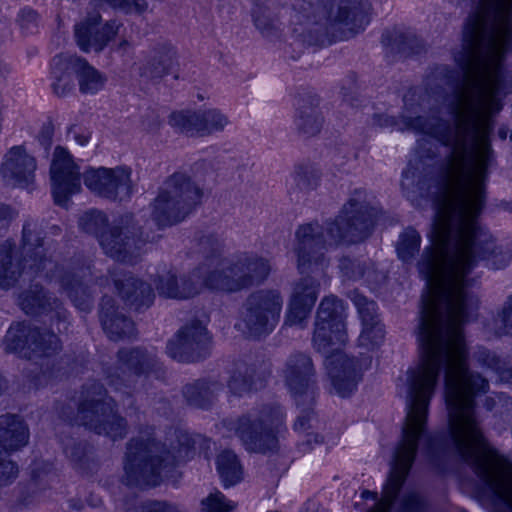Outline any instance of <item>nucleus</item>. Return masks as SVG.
Here are the masks:
<instances>
[{"label":"nucleus","instance_id":"nucleus-1","mask_svg":"<svg viewBox=\"0 0 512 512\" xmlns=\"http://www.w3.org/2000/svg\"><path fill=\"white\" fill-rule=\"evenodd\" d=\"M461 72L459 75L448 66L437 69L448 83L454 82L445 98L453 124L437 114L414 116L424 109L422 104L414 105L415 94L404 96L401 126L393 116H373L374 125L422 133L449 148L440 167L432 244L424 248L417 263L425 280L419 321H470L479 300L470 290L473 279L469 274L480 263L490 269H503L512 258L479 221L486 202L488 170L495 162L490 135L497 106L489 98L475 114L466 104L453 108L454 96L466 77L465 71Z\"/></svg>","mask_w":512,"mask_h":512},{"label":"nucleus","instance_id":"nucleus-2","mask_svg":"<svg viewBox=\"0 0 512 512\" xmlns=\"http://www.w3.org/2000/svg\"><path fill=\"white\" fill-rule=\"evenodd\" d=\"M502 2L478 0L463 25L461 46L453 51V59L466 77L454 96L453 108L466 104L475 114L490 98L496 112L502 109L497 96L505 80L504 62L512 49V0L505 12Z\"/></svg>","mask_w":512,"mask_h":512},{"label":"nucleus","instance_id":"nucleus-3","mask_svg":"<svg viewBox=\"0 0 512 512\" xmlns=\"http://www.w3.org/2000/svg\"><path fill=\"white\" fill-rule=\"evenodd\" d=\"M443 368L446 369V362H419L407 371L408 393L401 440L394 452L382 498L368 512H390L395 503L415 460L418 441L426 430L429 403Z\"/></svg>","mask_w":512,"mask_h":512},{"label":"nucleus","instance_id":"nucleus-4","mask_svg":"<svg viewBox=\"0 0 512 512\" xmlns=\"http://www.w3.org/2000/svg\"><path fill=\"white\" fill-rule=\"evenodd\" d=\"M375 217L376 211L367 192L356 189L339 215L326 223L328 241L325 239L322 225L317 221L299 225L295 230L293 246L298 272H324L330 263L325 254L328 246L364 240L373 229Z\"/></svg>","mask_w":512,"mask_h":512},{"label":"nucleus","instance_id":"nucleus-5","mask_svg":"<svg viewBox=\"0 0 512 512\" xmlns=\"http://www.w3.org/2000/svg\"><path fill=\"white\" fill-rule=\"evenodd\" d=\"M31 223H25L22 231L23 262L18 260L15 244L5 241L0 246V288L12 287L22 271L26 268L39 273L47 270L46 276L54 279L67 294L74 306L83 312H89L93 307V294L88 286L91 282L92 266L90 261H75L66 267L55 266L46 258L43 238L37 233Z\"/></svg>","mask_w":512,"mask_h":512},{"label":"nucleus","instance_id":"nucleus-6","mask_svg":"<svg viewBox=\"0 0 512 512\" xmlns=\"http://www.w3.org/2000/svg\"><path fill=\"white\" fill-rule=\"evenodd\" d=\"M346 307L335 295L325 296L317 308L313 345L318 352L327 354L324 366L337 394L350 395L357 387L364 370L371 365V357L350 358L341 351L348 340Z\"/></svg>","mask_w":512,"mask_h":512},{"label":"nucleus","instance_id":"nucleus-7","mask_svg":"<svg viewBox=\"0 0 512 512\" xmlns=\"http://www.w3.org/2000/svg\"><path fill=\"white\" fill-rule=\"evenodd\" d=\"M366 0H300L291 11L293 37L306 45L323 44L338 29L354 34L369 23Z\"/></svg>","mask_w":512,"mask_h":512},{"label":"nucleus","instance_id":"nucleus-8","mask_svg":"<svg viewBox=\"0 0 512 512\" xmlns=\"http://www.w3.org/2000/svg\"><path fill=\"white\" fill-rule=\"evenodd\" d=\"M179 446L166 449L151 434L133 438L127 443L124 463V481L128 486L141 489L155 487L164 479L173 477L179 461L189 456L192 449L191 439L180 432L177 436Z\"/></svg>","mask_w":512,"mask_h":512},{"label":"nucleus","instance_id":"nucleus-9","mask_svg":"<svg viewBox=\"0 0 512 512\" xmlns=\"http://www.w3.org/2000/svg\"><path fill=\"white\" fill-rule=\"evenodd\" d=\"M78 225L96 237L106 255L118 261L130 260L146 242L132 214L121 215L109 224L104 212L90 209L79 217Z\"/></svg>","mask_w":512,"mask_h":512},{"label":"nucleus","instance_id":"nucleus-10","mask_svg":"<svg viewBox=\"0 0 512 512\" xmlns=\"http://www.w3.org/2000/svg\"><path fill=\"white\" fill-rule=\"evenodd\" d=\"M284 413L278 404L263 405L237 419H225L222 424L233 431L244 448L251 453H274L279 448L278 428Z\"/></svg>","mask_w":512,"mask_h":512},{"label":"nucleus","instance_id":"nucleus-11","mask_svg":"<svg viewBox=\"0 0 512 512\" xmlns=\"http://www.w3.org/2000/svg\"><path fill=\"white\" fill-rule=\"evenodd\" d=\"M77 418L81 425L112 440L122 439L128 432L126 419L117 413L115 401L97 381L83 387Z\"/></svg>","mask_w":512,"mask_h":512},{"label":"nucleus","instance_id":"nucleus-12","mask_svg":"<svg viewBox=\"0 0 512 512\" xmlns=\"http://www.w3.org/2000/svg\"><path fill=\"white\" fill-rule=\"evenodd\" d=\"M201 197V189L187 175L174 173L155 198L151 218L160 228L177 224L192 212Z\"/></svg>","mask_w":512,"mask_h":512},{"label":"nucleus","instance_id":"nucleus-13","mask_svg":"<svg viewBox=\"0 0 512 512\" xmlns=\"http://www.w3.org/2000/svg\"><path fill=\"white\" fill-rule=\"evenodd\" d=\"M201 197V189L187 175L174 173L155 198L151 218L160 228L177 224L192 212Z\"/></svg>","mask_w":512,"mask_h":512},{"label":"nucleus","instance_id":"nucleus-14","mask_svg":"<svg viewBox=\"0 0 512 512\" xmlns=\"http://www.w3.org/2000/svg\"><path fill=\"white\" fill-rule=\"evenodd\" d=\"M283 296L277 289L252 292L243 303L235 327L247 337L258 338L271 333L279 322Z\"/></svg>","mask_w":512,"mask_h":512},{"label":"nucleus","instance_id":"nucleus-15","mask_svg":"<svg viewBox=\"0 0 512 512\" xmlns=\"http://www.w3.org/2000/svg\"><path fill=\"white\" fill-rule=\"evenodd\" d=\"M222 248V241L216 235H205L199 240L205 261L194 270H200L201 291L203 288L227 293L240 291L233 262L221 257Z\"/></svg>","mask_w":512,"mask_h":512},{"label":"nucleus","instance_id":"nucleus-16","mask_svg":"<svg viewBox=\"0 0 512 512\" xmlns=\"http://www.w3.org/2000/svg\"><path fill=\"white\" fill-rule=\"evenodd\" d=\"M117 358V365L106 371V378L115 391H120L128 397L136 378L150 375L159 377L162 372L157 356L141 348L120 349Z\"/></svg>","mask_w":512,"mask_h":512},{"label":"nucleus","instance_id":"nucleus-17","mask_svg":"<svg viewBox=\"0 0 512 512\" xmlns=\"http://www.w3.org/2000/svg\"><path fill=\"white\" fill-rule=\"evenodd\" d=\"M4 343L7 352L18 353L29 360L51 358L62 349L57 334L25 322L12 324L6 333Z\"/></svg>","mask_w":512,"mask_h":512},{"label":"nucleus","instance_id":"nucleus-18","mask_svg":"<svg viewBox=\"0 0 512 512\" xmlns=\"http://www.w3.org/2000/svg\"><path fill=\"white\" fill-rule=\"evenodd\" d=\"M212 336L199 320H191L182 326L167 342L166 352L182 363L202 361L211 355Z\"/></svg>","mask_w":512,"mask_h":512},{"label":"nucleus","instance_id":"nucleus-19","mask_svg":"<svg viewBox=\"0 0 512 512\" xmlns=\"http://www.w3.org/2000/svg\"><path fill=\"white\" fill-rule=\"evenodd\" d=\"M50 179L55 204L66 207L70 197L81 189V173L69 151L61 146L54 150Z\"/></svg>","mask_w":512,"mask_h":512},{"label":"nucleus","instance_id":"nucleus-20","mask_svg":"<svg viewBox=\"0 0 512 512\" xmlns=\"http://www.w3.org/2000/svg\"><path fill=\"white\" fill-rule=\"evenodd\" d=\"M131 169L123 166L115 168H90L83 174L86 187L97 195L109 200L123 201L132 194Z\"/></svg>","mask_w":512,"mask_h":512},{"label":"nucleus","instance_id":"nucleus-21","mask_svg":"<svg viewBox=\"0 0 512 512\" xmlns=\"http://www.w3.org/2000/svg\"><path fill=\"white\" fill-rule=\"evenodd\" d=\"M169 124L187 136L206 137L222 132L229 119L217 108L181 110L170 114Z\"/></svg>","mask_w":512,"mask_h":512},{"label":"nucleus","instance_id":"nucleus-22","mask_svg":"<svg viewBox=\"0 0 512 512\" xmlns=\"http://www.w3.org/2000/svg\"><path fill=\"white\" fill-rule=\"evenodd\" d=\"M18 302L27 315L53 312L51 325L56 326L58 333L67 331L69 324L66 310L58 299L47 295L39 285H33L28 290L23 291L18 297Z\"/></svg>","mask_w":512,"mask_h":512},{"label":"nucleus","instance_id":"nucleus-23","mask_svg":"<svg viewBox=\"0 0 512 512\" xmlns=\"http://www.w3.org/2000/svg\"><path fill=\"white\" fill-rule=\"evenodd\" d=\"M99 13H91L75 26L77 45L83 52H100L118 34L121 23L109 21L100 25Z\"/></svg>","mask_w":512,"mask_h":512},{"label":"nucleus","instance_id":"nucleus-24","mask_svg":"<svg viewBox=\"0 0 512 512\" xmlns=\"http://www.w3.org/2000/svg\"><path fill=\"white\" fill-rule=\"evenodd\" d=\"M281 376L289 392L304 396L316 383V369L312 358L303 352H293L285 360Z\"/></svg>","mask_w":512,"mask_h":512},{"label":"nucleus","instance_id":"nucleus-25","mask_svg":"<svg viewBox=\"0 0 512 512\" xmlns=\"http://www.w3.org/2000/svg\"><path fill=\"white\" fill-rule=\"evenodd\" d=\"M37 162L23 145L11 147L4 155L0 174L7 185L28 187L34 182Z\"/></svg>","mask_w":512,"mask_h":512},{"label":"nucleus","instance_id":"nucleus-26","mask_svg":"<svg viewBox=\"0 0 512 512\" xmlns=\"http://www.w3.org/2000/svg\"><path fill=\"white\" fill-rule=\"evenodd\" d=\"M294 282L289 299L286 323L301 325L314 307L320 292V282L310 273Z\"/></svg>","mask_w":512,"mask_h":512},{"label":"nucleus","instance_id":"nucleus-27","mask_svg":"<svg viewBox=\"0 0 512 512\" xmlns=\"http://www.w3.org/2000/svg\"><path fill=\"white\" fill-rule=\"evenodd\" d=\"M200 270L181 276V287H178V276L173 270L158 272L153 279L155 289L160 297L176 300H186L201 293Z\"/></svg>","mask_w":512,"mask_h":512},{"label":"nucleus","instance_id":"nucleus-28","mask_svg":"<svg viewBox=\"0 0 512 512\" xmlns=\"http://www.w3.org/2000/svg\"><path fill=\"white\" fill-rule=\"evenodd\" d=\"M109 276L121 298L136 310L147 308L154 302L155 293L150 284L116 268L109 270Z\"/></svg>","mask_w":512,"mask_h":512},{"label":"nucleus","instance_id":"nucleus-29","mask_svg":"<svg viewBox=\"0 0 512 512\" xmlns=\"http://www.w3.org/2000/svg\"><path fill=\"white\" fill-rule=\"evenodd\" d=\"M177 65L175 48L169 43H158L149 51L140 68V75L149 80L159 81L172 73Z\"/></svg>","mask_w":512,"mask_h":512},{"label":"nucleus","instance_id":"nucleus-30","mask_svg":"<svg viewBox=\"0 0 512 512\" xmlns=\"http://www.w3.org/2000/svg\"><path fill=\"white\" fill-rule=\"evenodd\" d=\"M99 319L104 332L113 341L131 337L134 333V322L118 310L110 296H104L101 300Z\"/></svg>","mask_w":512,"mask_h":512},{"label":"nucleus","instance_id":"nucleus-31","mask_svg":"<svg viewBox=\"0 0 512 512\" xmlns=\"http://www.w3.org/2000/svg\"><path fill=\"white\" fill-rule=\"evenodd\" d=\"M232 262L240 291L262 284L271 271L269 261L256 254H243Z\"/></svg>","mask_w":512,"mask_h":512},{"label":"nucleus","instance_id":"nucleus-32","mask_svg":"<svg viewBox=\"0 0 512 512\" xmlns=\"http://www.w3.org/2000/svg\"><path fill=\"white\" fill-rule=\"evenodd\" d=\"M29 429L17 415L0 416V454L10 455L28 444Z\"/></svg>","mask_w":512,"mask_h":512},{"label":"nucleus","instance_id":"nucleus-33","mask_svg":"<svg viewBox=\"0 0 512 512\" xmlns=\"http://www.w3.org/2000/svg\"><path fill=\"white\" fill-rule=\"evenodd\" d=\"M318 106L316 97H301L297 101L295 125L304 137L315 136L322 128L323 117Z\"/></svg>","mask_w":512,"mask_h":512},{"label":"nucleus","instance_id":"nucleus-34","mask_svg":"<svg viewBox=\"0 0 512 512\" xmlns=\"http://www.w3.org/2000/svg\"><path fill=\"white\" fill-rule=\"evenodd\" d=\"M66 66L75 74L79 91L82 94L94 95L105 85L106 77L84 58L68 56Z\"/></svg>","mask_w":512,"mask_h":512},{"label":"nucleus","instance_id":"nucleus-35","mask_svg":"<svg viewBox=\"0 0 512 512\" xmlns=\"http://www.w3.org/2000/svg\"><path fill=\"white\" fill-rule=\"evenodd\" d=\"M321 181V172L312 164H298L294 167L287 182L290 197L299 201L311 191L317 189Z\"/></svg>","mask_w":512,"mask_h":512},{"label":"nucleus","instance_id":"nucleus-36","mask_svg":"<svg viewBox=\"0 0 512 512\" xmlns=\"http://www.w3.org/2000/svg\"><path fill=\"white\" fill-rule=\"evenodd\" d=\"M251 19L255 29L269 42L282 39L284 26L274 10L264 4L256 2L251 8Z\"/></svg>","mask_w":512,"mask_h":512},{"label":"nucleus","instance_id":"nucleus-37","mask_svg":"<svg viewBox=\"0 0 512 512\" xmlns=\"http://www.w3.org/2000/svg\"><path fill=\"white\" fill-rule=\"evenodd\" d=\"M223 389V384L216 379H197L183 388L187 403L197 408H208Z\"/></svg>","mask_w":512,"mask_h":512},{"label":"nucleus","instance_id":"nucleus-38","mask_svg":"<svg viewBox=\"0 0 512 512\" xmlns=\"http://www.w3.org/2000/svg\"><path fill=\"white\" fill-rule=\"evenodd\" d=\"M382 44L392 53L403 56L419 54L424 50L423 41L411 31L394 28L382 34Z\"/></svg>","mask_w":512,"mask_h":512},{"label":"nucleus","instance_id":"nucleus-39","mask_svg":"<svg viewBox=\"0 0 512 512\" xmlns=\"http://www.w3.org/2000/svg\"><path fill=\"white\" fill-rule=\"evenodd\" d=\"M217 471L225 487L239 483L243 478V469L238 456L231 450L222 451L216 459Z\"/></svg>","mask_w":512,"mask_h":512},{"label":"nucleus","instance_id":"nucleus-40","mask_svg":"<svg viewBox=\"0 0 512 512\" xmlns=\"http://www.w3.org/2000/svg\"><path fill=\"white\" fill-rule=\"evenodd\" d=\"M338 268L344 280L355 281L365 277L366 280L370 282L378 278L374 267L358 258L344 256L340 258Z\"/></svg>","mask_w":512,"mask_h":512},{"label":"nucleus","instance_id":"nucleus-41","mask_svg":"<svg viewBox=\"0 0 512 512\" xmlns=\"http://www.w3.org/2000/svg\"><path fill=\"white\" fill-rule=\"evenodd\" d=\"M68 62L67 57H55L53 59L52 76L53 82L51 84L53 92L59 96L64 97L74 89V81L72 78L73 72L66 66Z\"/></svg>","mask_w":512,"mask_h":512},{"label":"nucleus","instance_id":"nucleus-42","mask_svg":"<svg viewBox=\"0 0 512 512\" xmlns=\"http://www.w3.org/2000/svg\"><path fill=\"white\" fill-rule=\"evenodd\" d=\"M421 245V235L419 232L409 226L400 235L396 244L398 258L404 263L413 261L418 254Z\"/></svg>","mask_w":512,"mask_h":512},{"label":"nucleus","instance_id":"nucleus-43","mask_svg":"<svg viewBox=\"0 0 512 512\" xmlns=\"http://www.w3.org/2000/svg\"><path fill=\"white\" fill-rule=\"evenodd\" d=\"M349 297L358 311L362 325L380 322L377 313V305L373 300H369L357 290L352 291Z\"/></svg>","mask_w":512,"mask_h":512},{"label":"nucleus","instance_id":"nucleus-44","mask_svg":"<svg viewBox=\"0 0 512 512\" xmlns=\"http://www.w3.org/2000/svg\"><path fill=\"white\" fill-rule=\"evenodd\" d=\"M384 336V327L380 322L362 325V331L358 337V346L368 351L373 350L383 342Z\"/></svg>","mask_w":512,"mask_h":512},{"label":"nucleus","instance_id":"nucleus-45","mask_svg":"<svg viewBox=\"0 0 512 512\" xmlns=\"http://www.w3.org/2000/svg\"><path fill=\"white\" fill-rule=\"evenodd\" d=\"M254 369L245 367L244 370H237L228 381L230 392L236 396H242L253 388Z\"/></svg>","mask_w":512,"mask_h":512},{"label":"nucleus","instance_id":"nucleus-46","mask_svg":"<svg viewBox=\"0 0 512 512\" xmlns=\"http://www.w3.org/2000/svg\"><path fill=\"white\" fill-rule=\"evenodd\" d=\"M201 506V512H231L235 507L219 491L203 499Z\"/></svg>","mask_w":512,"mask_h":512},{"label":"nucleus","instance_id":"nucleus-47","mask_svg":"<svg viewBox=\"0 0 512 512\" xmlns=\"http://www.w3.org/2000/svg\"><path fill=\"white\" fill-rule=\"evenodd\" d=\"M474 358L481 367L494 371L499 377L500 372L503 371L506 366L494 352L485 348H479L474 353Z\"/></svg>","mask_w":512,"mask_h":512},{"label":"nucleus","instance_id":"nucleus-48","mask_svg":"<svg viewBox=\"0 0 512 512\" xmlns=\"http://www.w3.org/2000/svg\"><path fill=\"white\" fill-rule=\"evenodd\" d=\"M64 453L76 467L82 468L85 464L88 448L85 443L68 439L67 442L64 443Z\"/></svg>","mask_w":512,"mask_h":512},{"label":"nucleus","instance_id":"nucleus-49","mask_svg":"<svg viewBox=\"0 0 512 512\" xmlns=\"http://www.w3.org/2000/svg\"><path fill=\"white\" fill-rule=\"evenodd\" d=\"M39 16L37 12L31 8H23L17 16V23L21 30L26 34L36 32L38 28Z\"/></svg>","mask_w":512,"mask_h":512},{"label":"nucleus","instance_id":"nucleus-50","mask_svg":"<svg viewBox=\"0 0 512 512\" xmlns=\"http://www.w3.org/2000/svg\"><path fill=\"white\" fill-rule=\"evenodd\" d=\"M7 456L0 454V487L10 485L18 476V466Z\"/></svg>","mask_w":512,"mask_h":512},{"label":"nucleus","instance_id":"nucleus-51","mask_svg":"<svg viewBox=\"0 0 512 512\" xmlns=\"http://www.w3.org/2000/svg\"><path fill=\"white\" fill-rule=\"evenodd\" d=\"M498 317L501 322V334L512 336V294L503 302Z\"/></svg>","mask_w":512,"mask_h":512},{"label":"nucleus","instance_id":"nucleus-52","mask_svg":"<svg viewBox=\"0 0 512 512\" xmlns=\"http://www.w3.org/2000/svg\"><path fill=\"white\" fill-rule=\"evenodd\" d=\"M426 503L417 492H407L401 500V512H423Z\"/></svg>","mask_w":512,"mask_h":512},{"label":"nucleus","instance_id":"nucleus-53","mask_svg":"<svg viewBox=\"0 0 512 512\" xmlns=\"http://www.w3.org/2000/svg\"><path fill=\"white\" fill-rule=\"evenodd\" d=\"M141 512H185L176 504L167 501H147L142 504Z\"/></svg>","mask_w":512,"mask_h":512},{"label":"nucleus","instance_id":"nucleus-54","mask_svg":"<svg viewBox=\"0 0 512 512\" xmlns=\"http://www.w3.org/2000/svg\"><path fill=\"white\" fill-rule=\"evenodd\" d=\"M438 147L430 139L423 138L418 140L417 153L421 160L434 159L438 152Z\"/></svg>","mask_w":512,"mask_h":512},{"label":"nucleus","instance_id":"nucleus-55","mask_svg":"<svg viewBox=\"0 0 512 512\" xmlns=\"http://www.w3.org/2000/svg\"><path fill=\"white\" fill-rule=\"evenodd\" d=\"M312 411H302L301 415L297 417L294 424L296 431H305L310 428V420L312 418Z\"/></svg>","mask_w":512,"mask_h":512},{"label":"nucleus","instance_id":"nucleus-56","mask_svg":"<svg viewBox=\"0 0 512 512\" xmlns=\"http://www.w3.org/2000/svg\"><path fill=\"white\" fill-rule=\"evenodd\" d=\"M500 380L512 385V363L506 365L503 371L500 372Z\"/></svg>","mask_w":512,"mask_h":512},{"label":"nucleus","instance_id":"nucleus-57","mask_svg":"<svg viewBox=\"0 0 512 512\" xmlns=\"http://www.w3.org/2000/svg\"><path fill=\"white\" fill-rule=\"evenodd\" d=\"M73 135H74L75 141L81 146H84L89 142V139H90L89 133H79L77 131H73Z\"/></svg>","mask_w":512,"mask_h":512},{"label":"nucleus","instance_id":"nucleus-58","mask_svg":"<svg viewBox=\"0 0 512 512\" xmlns=\"http://www.w3.org/2000/svg\"><path fill=\"white\" fill-rule=\"evenodd\" d=\"M12 217V210L6 205H0V220Z\"/></svg>","mask_w":512,"mask_h":512},{"label":"nucleus","instance_id":"nucleus-59","mask_svg":"<svg viewBox=\"0 0 512 512\" xmlns=\"http://www.w3.org/2000/svg\"><path fill=\"white\" fill-rule=\"evenodd\" d=\"M131 48H132V44H131V42H129L128 40H122V41L118 44L117 50H118V51L127 52V51H128V50H130Z\"/></svg>","mask_w":512,"mask_h":512},{"label":"nucleus","instance_id":"nucleus-60","mask_svg":"<svg viewBox=\"0 0 512 512\" xmlns=\"http://www.w3.org/2000/svg\"><path fill=\"white\" fill-rule=\"evenodd\" d=\"M361 497L363 499L377 500L378 499V494H377V492H372V491H369V490H364L361 493Z\"/></svg>","mask_w":512,"mask_h":512},{"label":"nucleus","instance_id":"nucleus-61","mask_svg":"<svg viewBox=\"0 0 512 512\" xmlns=\"http://www.w3.org/2000/svg\"><path fill=\"white\" fill-rule=\"evenodd\" d=\"M40 142L45 146L46 149H48V147L50 146L51 144V136L47 133V134H42L39 138Z\"/></svg>","mask_w":512,"mask_h":512},{"label":"nucleus","instance_id":"nucleus-62","mask_svg":"<svg viewBox=\"0 0 512 512\" xmlns=\"http://www.w3.org/2000/svg\"><path fill=\"white\" fill-rule=\"evenodd\" d=\"M497 134L501 140H506L508 136V128L506 126L499 127Z\"/></svg>","mask_w":512,"mask_h":512},{"label":"nucleus","instance_id":"nucleus-63","mask_svg":"<svg viewBox=\"0 0 512 512\" xmlns=\"http://www.w3.org/2000/svg\"><path fill=\"white\" fill-rule=\"evenodd\" d=\"M409 180H410V179H409V177H408V173H406V172H405V173H403V180H402V182H401V186H402V188H403V190H404V191L406 190V188H407V187H408V185H409Z\"/></svg>","mask_w":512,"mask_h":512},{"label":"nucleus","instance_id":"nucleus-64","mask_svg":"<svg viewBox=\"0 0 512 512\" xmlns=\"http://www.w3.org/2000/svg\"><path fill=\"white\" fill-rule=\"evenodd\" d=\"M503 205V208L512 212V202H505L502 204Z\"/></svg>","mask_w":512,"mask_h":512}]
</instances>
